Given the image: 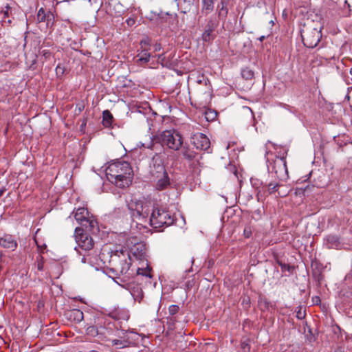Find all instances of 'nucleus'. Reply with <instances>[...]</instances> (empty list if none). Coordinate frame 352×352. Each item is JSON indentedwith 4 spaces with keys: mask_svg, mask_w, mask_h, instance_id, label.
Here are the masks:
<instances>
[{
    "mask_svg": "<svg viewBox=\"0 0 352 352\" xmlns=\"http://www.w3.org/2000/svg\"><path fill=\"white\" fill-rule=\"evenodd\" d=\"M250 234H251L250 231H248L246 229L244 230V234L245 235V236L247 238L250 237Z\"/></svg>",
    "mask_w": 352,
    "mask_h": 352,
    "instance_id": "38",
    "label": "nucleus"
},
{
    "mask_svg": "<svg viewBox=\"0 0 352 352\" xmlns=\"http://www.w3.org/2000/svg\"><path fill=\"white\" fill-rule=\"evenodd\" d=\"M113 117L109 110H105L102 113V124L104 127L109 128L111 126Z\"/></svg>",
    "mask_w": 352,
    "mask_h": 352,
    "instance_id": "21",
    "label": "nucleus"
},
{
    "mask_svg": "<svg viewBox=\"0 0 352 352\" xmlns=\"http://www.w3.org/2000/svg\"><path fill=\"white\" fill-rule=\"evenodd\" d=\"M37 267H38V270H42L43 268V265L42 263H38V266Z\"/></svg>",
    "mask_w": 352,
    "mask_h": 352,
    "instance_id": "39",
    "label": "nucleus"
},
{
    "mask_svg": "<svg viewBox=\"0 0 352 352\" xmlns=\"http://www.w3.org/2000/svg\"><path fill=\"white\" fill-rule=\"evenodd\" d=\"M41 54H43V56L45 57V58H50V55H51V53L49 51L45 50H42Z\"/></svg>",
    "mask_w": 352,
    "mask_h": 352,
    "instance_id": "33",
    "label": "nucleus"
},
{
    "mask_svg": "<svg viewBox=\"0 0 352 352\" xmlns=\"http://www.w3.org/2000/svg\"><path fill=\"white\" fill-rule=\"evenodd\" d=\"M140 49L137 57V63H147L151 56L149 52L151 50V41L148 38H144L140 42Z\"/></svg>",
    "mask_w": 352,
    "mask_h": 352,
    "instance_id": "9",
    "label": "nucleus"
},
{
    "mask_svg": "<svg viewBox=\"0 0 352 352\" xmlns=\"http://www.w3.org/2000/svg\"><path fill=\"white\" fill-rule=\"evenodd\" d=\"M280 266H281L282 269L284 270H289V266L286 265V264L280 263Z\"/></svg>",
    "mask_w": 352,
    "mask_h": 352,
    "instance_id": "37",
    "label": "nucleus"
},
{
    "mask_svg": "<svg viewBox=\"0 0 352 352\" xmlns=\"http://www.w3.org/2000/svg\"><path fill=\"white\" fill-rule=\"evenodd\" d=\"M137 273H138V275L139 274H142V275H143L144 276H148V277H151V276L149 271L147 270H143V269L138 268V270H137Z\"/></svg>",
    "mask_w": 352,
    "mask_h": 352,
    "instance_id": "32",
    "label": "nucleus"
},
{
    "mask_svg": "<svg viewBox=\"0 0 352 352\" xmlns=\"http://www.w3.org/2000/svg\"><path fill=\"white\" fill-rule=\"evenodd\" d=\"M174 221V215L165 208H155L150 217L151 226L156 229L169 226Z\"/></svg>",
    "mask_w": 352,
    "mask_h": 352,
    "instance_id": "3",
    "label": "nucleus"
},
{
    "mask_svg": "<svg viewBox=\"0 0 352 352\" xmlns=\"http://www.w3.org/2000/svg\"><path fill=\"white\" fill-rule=\"evenodd\" d=\"M0 245L4 248L14 250L17 247V243L12 235L6 234L0 238Z\"/></svg>",
    "mask_w": 352,
    "mask_h": 352,
    "instance_id": "14",
    "label": "nucleus"
},
{
    "mask_svg": "<svg viewBox=\"0 0 352 352\" xmlns=\"http://www.w3.org/2000/svg\"><path fill=\"white\" fill-rule=\"evenodd\" d=\"M150 173L153 178L160 177V176H164V174L167 173L162 158L157 155H155L152 159Z\"/></svg>",
    "mask_w": 352,
    "mask_h": 352,
    "instance_id": "12",
    "label": "nucleus"
},
{
    "mask_svg": "<svg viewBox=\"0 0 352 352\" xmlns=\"http://www.w3.org/2000/svg\"><path fill=\"white\" fill-rule=\"evenodd\" d=\"M64 69L63 67H60V65H58L56 68V74H63Z\"/></svg>",
    "mask_w": 352,
    "mask_h": 352,
    "instance_id": "35",
    "label": "nucleus"
},
{
    "mask_svg": "<svg viewBox=\"0 0 352 352\" xmlns=\"http://www.w3.org/2000/svg\"><path fill=\"white\" fill-rule=\"evenodd\" d=\"M191 143L197 149L203 151H208L210 146V142L208 137L201 133L193 134L191 136Z\"/></svg>",
    "mask_w": 352,
    "mask_h": 352,
    "instance_id": "11",
    "label": "nucleus"
},
{
    "mask_svg": "<svg viewBox=\"0 0 352 352\" xmlns=\"http://www.w3.org/2000/svg\"><path fill=\"white\" fill-rule=\"evenodd\" d=\"M217 0H201V12L206 15L211 13Z\"/></svg>",
    "mask_w": 352,
    "mask_h": 352,
    "instance_id": "16",
    "label": "nucleus"
},
{
    "mask_svg": "<svg viewBox=\"0 0 352 352\" xmlns=\"http://www.w3.org/2000/svg\"><path fill=\"white\" fill-rule=\"evenodd\" d=\"M301 36L305 46L314 48L317 46L322 37L321 28L307 27L301 31Z\"/></svg>",
    "mask_w": 352,
    "mask_h": 352,
    "instance_id": "4",
    "label": "nucleus"
},
{
    "mask_svg": "<svg viewBox=\"0 0 352 352\" xmlns=\"http://www.w3.org/2000/svg\"><path fill=\"white\" fill-rule=\"evenodd\" d=\"M279 186L278 184L270 183L268 184V192L272 194L277 190V188Z\"/></svg>",
    "mask_w": 352,
    "mask_h": 352,
    "instance_id": "29",
    "label": "nucleus"
},
{
    "mask_svg": "<svg viewBox=\"0 0 352 352\" xmlns=\"http://www.w3.org/2000/svg\"><path fill=\"white\" fill-rule=\"evenodd\" d=\"M210 114H212V112L206 113V119L207 120H208L210 118V117L208 116Z\"/></svg>",
    "mask_w": 352,
    "mask_h": 352,
    "instance_id": "41",
    "label": "nucleus"
},
{
    "mask_svg": "<svg viewBox=\"0 0 352 352\" xmlns=\"http://www.w3.org/2000/svg\"><path fill=\"white\" fill-rule=\"evenodd\" d=\"M154 51L155 52H157V51H160L162 48L161 47V45L160 43H156L155 45H154Z\"/></svg>",
    "mask_w": 352,
    "mask_h": 352,
    "instance_id": "36",
    "label": "nucleus"
},
{
    "mask_svg": "<svg viewBox=\"0 0 352 352\" xmlns=\"http://www.w3.org/2000/svg\"><path fill=\"white\" fill-rule=\"evenodd\" d=\"M130 292L134 300L140 302L144 296L142 289L139 285H136L130 289Z\"/></svg>",
    "mask_w": 352,
    "mask_h": 352,
    "instance_id": "19",
    "label": "nucleus"
},
{
    "mask_svg": "<svg viewBox=\"0 0 352 352\" xmlns=\"http://www.w3.org/2000/svg\"><path fill=\"white\" fill-rule=\"evenodd\" d=\"M128 208L131 211H135L138 215L146 218L151 216L153 210L155 209L154 204L151 201H142L131 199L127 204Z\"/></svg>",
    "mask_w": 352,
    "mask_h": 352,
    "instance_id": "5",
    "label": "nucleus"
},
{
    "mask_svg": "<svg viewBox=\"0 0 352 352\" xmlns=\"http://www.w3.org/2000/svg\"><path fill=\"white\" fill-rule=\"evenodd\" d=\"M179 309V306L176 305H172L169 307L168 311L170 315H174L178 312Z\"/></svg>",
    "mask_w": 352,
    "mask_h": 352,
    "instance_id": "31",
    "label": "nucleus"
},
{
    "mask_svg": "<svg viewBox=\"0 0 352 352\" xmlns=\"http://www.w3.org/2000/svg\"><path fill=\"white\" fill-rule=\"evenodd\" d=\"M256 181L254 182L252 180V186L257 190V199L259 201L261 199H263V198L265 196V192H263L262 190H261L258 186H256Z\"/></svg>",
    "mask_w": 352,
    "mask_h": 352,
    "instance_id": "26",
    "label": "nucleus"
},
{
    "mask_svg": "<svg viewBox=\"0 0 352 352\" xmlns=\"http://www.w3.org/2000/svg\"><path fill=\"white\" fill-rule=\"evenodd\" d=\"M11 8L7 4L4 8H2L1 14L3 16L1 17L3 19H5L6 17H8L10 15Z\"/></svg>",
    "mask_w": 352,
    "mask_h": 352,
    "instance_id": "28",
    "label": "nucleus"
},
{
    "mask_svg": "<svg viewBox=\"0 0 352 352\" xmlns=\"http://www.w3.org/2000/svg\"><path fill=\"white\" fill-rule=\"evenodd\" d=\"M153 140L173 151H179L183 145L181 134L175 130L164 131L156 135Z\"/></svg>",
    "mask_w": 352,
    "mask_h": 352,
    "instance_id": "2",
    "label": "nucleus"
},
{
    "mask_svg": "<svg viewBox=\"0 0 352 352\" xmlns=\"http://www.w3.org/2000/svg\"><path fill=\"white\" fill-rule=\"evenodd\" d=\"M350 74L352 75V67L350 69Z\"/></svg>",
    "mask_w": 352,
    "mask_h": 352,
    "instance_id": "44",
    "label": "nucleus"
},
{
    "mask_svg": "<svg viewBox=\"0 0 352 352\" xmlns=\"http://www.w3.org/2000/svg\"><path fill=\"white\" fill-rule=\"evenodd\" d=\"M8 22L9 23H11V20H10V19H9V20L8 21Z\"/></svg>",
    "mask_w": 352,
    "mask_h": 352,
    "instance_id": "45",
    "label": "nucleus"
},
{
    "mask_svg": "<svg viewBox=\"0 0 352 352\" xmlns=\"http://www.w3.org/2000/svg\"><path fill=\"white\" fill-rule=\"evenodd\" d=\"M74 213L76 221L85 227L87 231H91L97 226V221L89 215L86 208H79Z\"/></svg>",
    "mask_w": 352,
    "mask_h": 352,
    "instance_id": "6",
    "label": "nucleus"
},
{
    "mask_svg": "<svg viewBox=\"0 0 352 352\" xmlns=\"http://www.w3.org/2000/svg\"><path fill=\"white\" fill-rule=\"evenodd\" d=\"M254 75V72L249 67H245L241 70V76L245 80H252Z\"/></svg>",
    "mask_w": 352,
    "mask_h": 352,
    "instance_id": "24",
    "label": "nucleus"
},
{
    "mask_svg": "<svg viewBox=\"0 0 352 352\" xmlns=\"http://www.w3.org/2000/svg\"><path fill=\"white\" fill-rule=\"evenodd\" d=\"M182 155L188 160H192L195 158L197 153L191 150L188 146H182Z\"/></svg>",
    "mask_w": 352,
    "mask_h": 352,
    "instance_id": "22",
    "label": "nucleus"
},
{
    "mask_svg": "<svg viewBox=\"0 0 352 352\" xmlns=\"http://www.w3.org/2000/svg\"><path fill=\"white\" fill-rule=\"evenodd\" d=\"M241 346L243 350V352H250V346L247 341L241 342Z\"/></svg>",
    "mask_w": 352,
    "mask_h": 352,
    "instance_id": "30",
    "label": "nucleus"
},
{
    "mask_svg": "<svg viewBox=\"0 0 352 352\" xmlns=\"http://www.w3.org/2000/svg\"><path fill=\"white\" fill-rule=\"evenodd\" d=\"M218 24L219 22L215 16H210L207 19V23L204 27V31L201 36L203 41L210 42L214 39V36L213 34V32L218 26Z\"/></svg>",
    "mask_w": 352,
    "mask_h": 352,
    "instance_id": "10",
    "label": "nucleus"
},
{
    "mask_svg": "<svg viewBox=\"0 0 352 352\" xmlns=\"http://www.w3.org/2000/svg\"><path fill=\"white\" fill-rule=\"evenodd\" d=\"M212 114L210 115V116H209V117H210V118H211V120L214 119V117H212Z\"/></svg>",
    "mask_w": 352,
    "mask_h": 352,
    "instance_id": "43",
    "label": "nucleus"
},
{
    "mask_svg": "<svg viewBox=\"0 0 352 352\" xmlns=\"http://www.w3.org/2000/svg\"><path fill=\"white\" fill-rule=\"evenodd\" d=\"M122 254V258H119L118 261L115 263V270L122 274H125L129 270L131 266V257L129 254Z\"/></svg>",
    "mask_w": 352,
    "mask_h": 352,
    "instance_id": "13",
    "label": "nucleus"
},
{
    "mask_svg": "<svg viewBox=\"0 0 352 352\" xmlns=\"http://www.w3.org/2000/svg\"><path fill=\"white\" fill-rule=\"evenodd\" d=\"M268 170L275 174L280 179H285L287 176V168L284 157H276L270 166Z\"/></svg>",
    "mask_w": 352,
    "mask_h": 352,
    "instance_id": "7",
    "label": "nucleus"
},
{
    "mask_svg": "<svg viewBox=\"0 0 352 352\" xmlns=\"http://www.w3.org/2000/svg\"><path fill=\"white\" fill-rule=\"evenodd\" d=\"M111 345L116 346V349H123L128 347L126 345V342L120 338V339H113L111 341Z\"/></svg>",
    "mask_w": 352,
    "mask_h": 352,
    "instance_id": "25",
    "label": "nucleus"
},
{
    "mask_svg": "<svg viewBox=\"0 0 352 352\" xmlns=\"http://www.w3.org/2000/svg\"><path fill=\"white\" fill-rule=\"evenodd\" d=\"M75 239L82 251L87 252L94 248V241L91 236L85 233L82 228H76Z\"/></svg>",
    "mask_w": 352,
    "mask_h": 352,
    "instance_id": "8",
    "label": "nucleus"
},
{
    "mask_svg": "<svg viewBox=\"0 0 352 352\" xmlns=\"http://www.w3.org/2000/svg\"><path fill=\"white\" fill-rule=\"evenodd\" d=\"M79 254L82 255V256L80 258V261L82 263H91V261L90 260V254L85 252V253H82V252H79Z\"/></svg>",
    "mask_w": 352,
    "mask_h": 352,
    "instance_id": "27",
    "label": "nucleus"
},
{
    "mask_svg": "<svg viewBox=\"0 0 352 352\" xmlns=\"http://www.w3.org/2000/svg\"><path fill=\"white\" fill-rule=\"evenodd\" d=\"M153 179L155 181V188L158 190H163L166 189L170 185V179L168 175L164 174L160 177H155Z\"/></svg>",
    "mask_w": 352,
    "mask_h": 352,
    "instance_id": "15",
    "label": "nucleus"
},
{
    "mask_svg": "<svg viewBox=\"0 0 352 352\" xmlns=\"http://www.w3.org/2000/svg\"><path fill=\"white\" fill-rule=\"evenodd\" d=\"M267 36H261L258 38V40L262 42L264 39H265Z\"/></svg>",
    "mask_w": 352,
    "mask_h": 352,
    "instance_id": "40",
    "label": "nucleus"
},
{
    "mask_svg": "<svg viewBox=\"0 0 352 352\" xmlns=\"http://www.w3.org/2000/svg\"><path fill=\"white\" fill-rule=\"evenodd\" d=\"M127 23H128V24L129 25V24H131V23H133V21L130 19V20H128V21H127Z\"/></svg>",
    "mask_w": 352,
    "mask_h": 352,
    "instance_id": "42",
    "label": "nucleus"
},
{
    "mask_svg": "<svg viewBox=\"0 0 352 352\" xmlns=\"http://www.w3.org/2000/svg\"><path fill=\"white\" fill-rule=\"evenodd\" d=\"M121 338L126 342V345L129 347L135 344L138 335L133 332H126Z\"/></svg>",
    "mask_w": 352,
    "mask_h": 352,
    "instance_id": "18",
    "label": "nucleus"
},
{
    "mask_svg": "<svg viewBox=\"0 0 352 352\" xmlns=\"http://www.w3.org/2000/svg\"><path fill=\"white\" fill-rule=\"evenodd\" d=\"M217 11L219 19H224L226 17L228 10L227 8V3L224 0H221L220 3L217 6Z\"/></svg>",
    "mask_w": 352,
    "mask_h": 352,
    "instance_id": "20",
    "label": "nucleus"
},
{
    "mask_svg": "<svg viewBox=\"0 0 352 352\" xmlns=\"http://www.w3.org/2000/svg\"><path fill=\"white\" fill-rule=\"evenodd\" d=\"M67 316L69 317V320H72L76 322H81L84 318L82 311L78 309L69 311L67 312Z\"/></svg>",
    "mask_w": 352,
    "mask_h": 352,
    "instance_id": "17",
    "label": "nucleus"
},
{
    "mask_svg": "<svg viewBox=\"0 0 352 352\" xmlns=\"http://www.w3.org/2000/svg\"><path fill=\"white\" fill-rule=\"evenodd\" d=\"M50 16H52V14L50 12L46 14L43 8H41L39 9L37 14V21L38 22H44L46 20H48Z\"/></svg>",
    "mask_w": 352,
    "mask_h": 352,
    "instance_id": "23",
    "label": "nucleus"
},
{
    "mask_svg": "<svg viewBox=\"0 0 352 352\" xmlns=\"http://www.w3.org/2000/svg\"><path fill=\"white\" fill-rule=\"evenodd\" d=\"M105 173L107 179L117 187H128L132 182L133 170L126 162L118 161L109 164Z\"/></svg>",
    "mask_w": 352,
    "mask_h": 352,
    "instance_id": "1",
    "label": "nucleus"
},
{
    "mask_svg": "<svg viewBox=\"0 0 352 352\" xmlns=\"http://www.w3.org/2000/svg\"><path fill=\"white\" fill-rule=\"evenodd\" d=\"M296 317L298 319H302L305 317V313L300 309L296 314Z\"/></svg>",
    "mask_w": 352,
    "mask_h": 352,
    "instance_id": "34",
    "label": "nucleus"
}]
</instances>
